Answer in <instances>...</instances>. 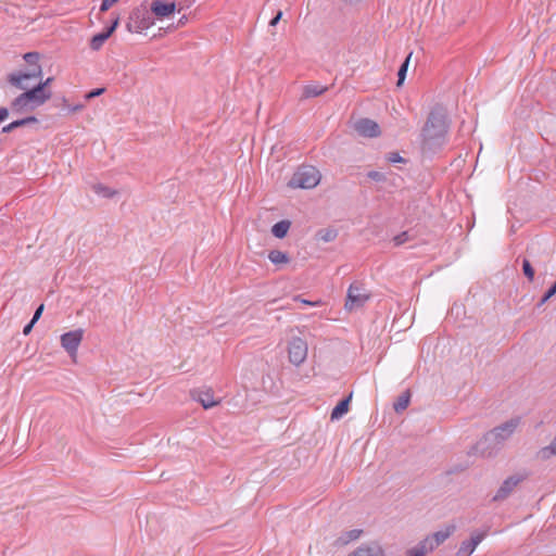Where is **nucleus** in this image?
I'll return each mask as SVG.
<instances>
[{"label":"nucleus","instance_id":"obj_1","mask_svg":"<svg viewBox=\"0 0 556 556\" xmlns=\"http://www.w3.org/2000/svg\"><path fill=\"white\" fill-rule=\"evenodd\" d=\"M448 130L447 116L443 108H433L421 130V143L425 149L437 150L445 143Z\"/></svg>","mask_w":556,"mask_h":556},{"label":"nucleus","instance_id":"obj_2","mask_svg":"<svg viewBox=\"0 0 556 556\" xmlns=\"http://www.w3.org/2000/svg\"><path fill=\"white\" fill-rule=\"evenodd\" d=\"M23 60L25 64L18 71L8 75V83L17 89H26L29 87V80L41 78L42 75L38 52H27L23 55Z\"/></svg>","mask_w":556,"mask_h":556},{"label":"nucleus","instance_id":"obj_3","mask_svg":"<svg viewBox=\"0 0 556 556\" xmlns=\"http://www.w3.org/2000/svg\"><path fill=\"white\" fill-rule=\"evenodd\" d=\"M521 418L514 417L502 425L493 428L490 432H488L481 441L478 442V446L484 444L489 441H495L496 444H502L508 438L513 435L518 426L520 425Z\"/></svg>","mask_w":556,"mask_h":556},{"label":"nucleus","instance_id":"obj_4","mask_svg":"<svg viewBox=\"0 0 556 556\" xmlns=\"http://www.w3.org/2000/svg\"><path fill=\"white\" fill-rule=\"evenodd\" d=\"M369 298L370 292L365 288L364 283L361 281H354L348 289L344 306L348 311L357 309L363 307Z\"/></svg>","mask_w":556,"mask_h":556},{"label":"nucleus","instance_id":"obj_5","mask_svg":"<svg viewBox=\"0 0 556 556\" xmlns=\"http://www.w3.org/2000/svg\"><path fill=\"white\" fill-rule=\"evenodd\" d=\"M528 478L527 472L516 473L508 478H506L501 486L497 489L495 495L493 496V502H502L510 496L514 490L517 488L519 483L525 481Z\"/></svg>","mask_w":556,"mask_h":556},{"label":"nucleus","instance_id":"obj_6","mask_svg":"<svg viewBox=\"0 0 556 556\" xmlns=\"http://www.w3.org/2000/svg\"><path fill=\"white\" fill-rule=\"evenodd\" d=\"M153 24L150 13L146 9H136L129 17L127 27L129 31L141 33Z\"/></svg>","mask_w":556,"mask_h":556},{"label":"nucleus","instance_id":"obj_7","mask_svg":"<svg viewBox=\"0 0 556 556\" xmlns=\"http://www.w3.org/2000/svg\"><path fill=\"white\" fill-rule=\"evenodd\" d=\"M307 350L306 341L298 337L293 338L288 346L290 362L296 366L302 364L307 356Z\"/></svg>","mask_w":556,"mask_h":556},{"label":"nucleus","instance_id":"obj_8","mask_svg":"<svg viewBox=\"0 0 556 556\" xmlns=\"http://www.w3.org/2000/svg\"><path fill=\"white\" fill-rule=\"evenodd\" d=\"M83 337V329L72 330L61 336V345L68 353L70 356L76 355L78 346L81 343Z\"/></svg>","mask_w":556,"mask_h":556},{"label":"nucleus","instance_id":"obj_9","mask_svg":"<svg viewBox=\"0 0 556 556\" xmlns=\"http://www.w3.org/2000/svg\"><path fill=\"white\" fill-rule=\"evenodd\" d=\"M455 530H456V527L454 525H450L444 530L437 531V532L426 536L420 542L424 544V546L429 552H432L440 544H442L446 539H448L454 533Z\"/></svg>","mask_w":556,"mask_h":556},{"label":"nucleus","instance_id":"obj_10","mask_svg":"<svg viewBox=\"0 0 556 556\" xmlns=\"http://www.w3.org/2000/svg\"><path fill=\"white\" fill-rule=\"evenodd\" d=\"M23 90V94L25 96L26 100L31 104V109L45 104L52 96L51 92H43L42 87L37 85H35L30 89H28L27 87Z\"/></svg>","mask_w":556,"mask_h":556},{"label":"nucleus","instance_id":"obj_11","mask_svg":"<svg viewBox=\"0 0 556 556\" xmlns=\"http://www.w3.org/2000/svg\"><path fill=\"white\" fill-rule=\"evenodd\" d=\"M290 188H313V174L306 167L299 168L288 182Z\"/></svg>","mask_w":556,"mask_h":556},{"label":"nucleus","instance_id":"obj_12","mask_svg":"<svg viewBox=\"0 0 556 556\" xmlns=\"http://www.w3.org/2000/svg\"><path fill=\"white\" fill-rule=\"evenodd\" d=\"M355 130L363 137L376 138L380 135L379 125L370 118H361L355 123Z\"/></svg>","mask_w":556,"mask_h":556},{"label":"nucleus","instance_id":"obj_13","mask_svg":"<svg viewBox=\"0 0 556 556\" xmlns=\"http://www.w3.org/2000/svg\"><path fill=\"white\" fill-rule=\"evenodd\" d=\"M486 532H477L471 535L469 540H465L460 543L458 551L456 552V556H470L476 547L482 542L485 538Z\"/></svg>","mask_w":556,"mask_h":556},{"label":"nucleus","instance_id":"obj_14","mask_svg":"<svg viewBox=\"0 0 556 556\" xmlns=\"http://www.w3.org/2000/svg\"><path fill=\"white\" fill-rule=\"evenodd\" d=\"M119 18L115 17L112 24L103 31L94 35L90 40V48L94 51L99 50L103 43L108 40V38L113 34V31L118 26Z\"/></svg>","mask_w":556,"mask_h":556},{"label":"nucleus","instance_id":"obj_15","mask_svg":"<svg viewBox=\"0 0 556 556\" xmlns=\"http://www.w3.org/2000/svg\"><path fill=\"white\" fill-rule=\"evenodd\" d=\"M192 399L199 402L205 409L211 408L218 404L214 399L211 390H193L191 392Z\"/></svg>","mask_w":556,"mask_h":556},{"label":"nucleus","instance_id":"obj_16","mask_svg":"<svg viewBox=\"0 0 556 556\" xmlns=\"http://www.w3.org/2000/svg\"><path fill=\"white\" fill-rule=\"evenodd\" d=\"M176 10L175 2H163L161 0H154L151 3V12L157 17H166L173 14Z\"/></svg>","mask_w":556,"mask_h":556},{"label":"nucleus","instance_id":"obj_17","mask_svg":"<svg viewBox=\"0 0 556 556\" xmlns=\"http://www.w3.org/2000/svg\"><path fill=\"white\" fill-rule=\"evenodd\" d=\"M349 556H384V552L377 543L362 544Z\"/></svg>","mask_w":556,"mask_h":556},{"label":"nucleus","instance_id":"obj_18","mask_svg":"<svg viewBox=\"0 0 556 556\" xmlns=\"http://www.w3.org/2000/svg\"><path fill=\"white\" fill-rule=\"evenodd\" d=\"M352 400V393L346 397L342 399L332 409L330 419L331 421L340 420L350 409V403Z\"/></svg>","mask_w":556,"mask_h":556},{"label":"nucleus","instance_id":"obj_19","mask_svg":"<svg viewBox=\"0 0 556 556\" xmlns=\"http://www.w3.org/2000/svg\"><path fill=\"white\" fill-rule=\"evenodd\" d=\"M38 121L35 116H27V117H24V118H21V119H16V121H13L12 123L5 125L4 127H2V132L3 134H9V132H12L14 129L16 128H20V127H23V126H27V125H30V124H36Z\"/></svg>","mask_w":556,"mask_h":556},{"label":"nucleus","instance_id":"obj_20","mask_svg":"<svg viewBox=\"0 0 556 556\" xmlns=\"http://www.w3.org/2000/svg\"><path fill=\"white\" fill-rule=\"evenodd\" d=\"M410 396L412 393L408 389L397 396L396 401L393 404L395 413L400 414L408 407Z\"/></svg>","mask_w":556,"mask_h":556},{"label":"nucleus","instance_id":"obj_21","mask_svg":"<svg viewBox=\"0 0 556 556\" xmlns=\"http://www.w3.org/2000/svg\"><path fill=\"white\" fill-rule=\"evenodd\" d=\"M290 226H291V223L289 220H287V219L280 220L273 226L271 233L276 238L282 239L287 236Z\"/></svg>","mask_w":556,"mask_h":556},{"label":"nucleus","instance_id":"obj_22","mask_svg":"<svg viewBox=\"0 0 556 556\" xmlns=\"http://www.w3.org/2000/svg\"><path fill=\"white\" fill-rule=\"evenodd\" d=\"M11 109L13 112L22 113L27 109H31V104L26 100L25 96L21 93L11 102Z\"/></svg>","mask_w":556,"mask_h":556},{"label":"nucleus","instance_id":"obj_23","mask_svg":"<svg viewBox=\"0 0 556 556\" xmlns=\"http://www.w3.org/2000/svg\"><path fill=\"white\" fill-rule=\"evenodd\" d=\"M555 455H556V435L554 437V439L552 440V442L548 445L542 447L538 452V456L543 460L549 459L552 456H555Z\"/></svg>","mask_w":556,"mask_h":556},{"label":"nucleus","instance_id":"obj_24","mask_svg":"<svg viewBox=\"0 0 556 556\" xmlns=\"http://www.w3.org/2000/svg\"><path fill=\"white\" fill-rule=\"evenodd\" d=\"M268 258L275 265L287 264L289 262L288 254L279 250L270 251L268 253Z\"/></svg>","mask_w":556,"mask_h":556},{"label":"nucleus","instance_id":"obj_25","mask_svg":"<svg viewBox=\"0 0 556 556\" xmlns=\"http://www.w3.org/2000/svg\"><path fill=\"white\" fill-rule=\"evenodd\" d=\"M410 58H412V52L405 58V60L403 61V63L401 64L399 71H397V83H396L397 87H401L404 84Z\"/></svg>","mask_w":556,"mask_h":556},{"label":"nucleus","instance_id":"obj_26","mask_svg":"<svg viewBox=\"0 0 556 556\" xmlns=\"http://www.w3.org/2000/svg\"><path fill=\"white\" fill-rule=\"evenodd\" d=\"M316 237L324 242H331L338 237V230L336 228L321 229L316 233Z\"/></svg>","mask_w":556,"mask_h":556},{"label":"nucleus","instance_id":"obj_27","mask_svg":"<svg viewBox=\"0 0 556 556\" xmlns=\"http://www.w3.org/2000/svg\"><path fill=\"white\" fill-rule=\"evenodd\" d=\"M362 534V530L359 529H352L346 532H344L340 538L339 541L341 544H348L352 541H355L359 538Z\"/></svg>","mask_w":556,"mask_h":556},{"label":"nucleus","instance_id":"obj_28","mask_svg":"<svg viewBox=\"0 0 556 556\" xmlns=\"http://www.w3.org/2000/svg\"><path fill=\"white\" fill-rule=\"evenodd\" d=\"M93 191L102 197V198H112L116 191L115 190H112L111 188L102 185V184H97L92 187Z\"/></svg>","mask_w":556,"mask_h":556},{"label":"nucleus","instance_id":"obj_29","mask_svg":"<svg viewBox=\"0 0 556 556\" xmlns=\"http://www.w3.org/2000/svg\"><path fill=\"white\" fill-rule=\"evenodd\" d=\"M522 273L525 277L529 280V282H532L534 280L535 271L531 262L528 258L522 260Z\"/></svg>","mask_w":556,"mask_h":556},{"label":"nucleus","instance_id":"obj_30","mask_svg":"<svg viewBox=\"0 0 556 556\" xmlns=\"http://www.w3.org/2000/svg\"><path fill=\"white\" fill-rule=\"evenodd\" d=\"M429 551L424 546L421 542H419L416 546L409 548L406 552V556H426Z\"/></svg>","mask_w":556,"mask_h":556},{"label":"nucleus","instance_id":"obj_31","mask_svg":"<svg viewBox=\"0 0 556 556\" xmlns=\"http://www.w3.org/2000/svg\"><path fill=\"white\" fill-rule=\"evenodd\" d=\"M410 239L407 231H403L393 238L394 245L400 247Z\"/></svg>","mask_w":556,"mask_h":556},{"label":"nucleus","instance_id":"obj_32","mask_svg":"<svg viewBox=\"0 0 556 556\" xmlns=\"http://www.w3.org/2000/svg\"><path fill=\"white\" fill-rule=\"evenodd\" d=\"M367 177L377 182H382L387 179L386 175L378 170L368 172Z\"/></svg>","mask_w":556,"mask_h":556},{"label":"nucleus","instance_id":"obj_33","mask_svg":"<svg viewBox=\"0 0 556 556\" xmlns=\"http://www.w3.org/2000/svg\"><path fill=\"white\" fill-rule=\"evenodd\" d=\"M387 160L390 163H404L406 162L397 152H390L387 154Z\"/></svg>","mask_w":556,"mask_h":556},{"label":"nucleus","instance_id":"obj_34","mask_svg":"<svg viewBox=\"0 0 556 556\" xmlns=\"http://www.w3.org/2000/svg\"><path fill=\"white\" fill-rule=\"evenodd\" d=\"M103 92H104V88H96V89L89 91L88 93H86L85 98L87 100H90L92 98H96V97L102 94Z\"/></svg>","mask_w":556,"mask_h":556},{"label":"nucleus","instance_id":"obj_35","mask_svg":"<svg viewBox=\"0 0 556 556\" xmlns=\"http://www.w3.org/2000/svg\"><path fill=\"white\" fill-rule=\"evenodd\" d=\"M282 15H283L282 11L278 10L276 12V14L274 15V17L269 21V26L275 27L282 18Z\"/></svg>","mask_w":556,"mask_h":556},{"label":"nucleus","instance_id":"obj_36","mask_svg":"<svg viewBox=\"0 0 556 556\" xmlns=\"http://www.w3.org/2000/svg\"><path fill=\"white\" fill-rule=\"evenodd\" d=\"M118 0H102V3L100 5V11L105 12L108 11L113 4H115Z\"/></svg>","mask_w":556,"mask_h":556},{"label":"nucleus","instance_id":"obj_37","mask_svg":"<svg viewBox=\"0 0 556 556\" xmlns=\"http://www.w3.org/2000/svg\"><path fill=\"white\" fill-rule=\"evenodd\" d=\"M53 81V77H48L47 79L45 80H40L37 86H41L42 87V91L43 92H50L49 90H47V87L51 85V83Z\"/></svg>","mask_w":556,"mask_h":556},{"label":"nucleus","instance_id":"obj_38","mask_svg":"<svg viewBox=\"0 0 556 556\" xmlns=\"http://www.w3.org/2000/svg\"><path fill=\"white\" fill-rule=\"evenodd\" d=\"M10 115V110L4 106H0V124L8 119Z\"/></svg>","mask_w":556,"mask_h":556},{"label":"nucleus","instance_id":"obj_39","mask_svg":"<svg viewBox=\"0 0 556 556\" xmlns=\"http://www.w3.org/2000/svg\"><path fill=\"white\" fill-rule=\"evenodd\" d=\"M43 312V304L39 305L33 315V323H37Z\"/></svg>","mask_w":556,"mask_h":556},{"label":"nucleus","instance_id":"obj_40","mask_svg":"<svg viewBox=\"0 0 556 556\" xmlns=\"http://www.w3.org/2000/svg\"><path fill=\"white\" fill-rule=\"evenodd\" d=\"M553 296L548 295V293L545 291V293L542 295L540 301L536 303V307H542L548 300H551Z\"/></svg>","mask_w":556,"mask_h":556},{"label":"nucleus","instance_id":"obj_41","mask_svg":"<svg viewBox=\"0 0 556 556\" xmlns=\"http://www.w3.org/2000/svg\"><path fill=\"white\" fill-rule=\"evenodd\" d=\"M35 324L36 323H33V320L30 319V321L23 328V333L28 334L31 331Z\"/></svg>","mask_w":556,"mask_h":556},{"label":"nucleus","instance_id":"obj_42","mask_svg":"<svg viewBox=\"0 0 556 556\" xmlns=\"http://www.w3.org/2000/svg\"><path fill=\"white\" fill-rule=\"evenodd\" d=\"M303 96L306 99L313 97V88L311 86L305 87Z\"/></svg>","mask_w":556,"mask_h":556},{"label":"nucleus","instance_id":"obj_43","mask_svg":"<svg viewBox=\"0 0 556 556\" xmlns=\"http://www.w3.org/2000/svg\"><path fill=\"white\" fill-rule=\"evenodd\" d=\"M548 295L554 296L556 294V280L553 282V285L546 290Z\"/></svg>","mask_w":556,"mask_h":556},{"label":"nucleus","instance_id":"obj_44","mask_svg":"<svg viewBox=\"0 0 556 556\" xmlns=\"http://www.w3.org/2000/svg\"><path fill=\"white\" fill-rule=\"evenodd\" d=\"M294 301H295V302L300 301L301 303L306 304V305H313V301H311V300H304V299H301L300 296H295V298H294Z\"/></svg>","mask_w":556,"mask_h":556},{"label":"nucleus","instance_id":"obj_45","mask_svg":"<svg viewBox=\"0 0 556 556\" xmlns=\"http://www.w3.org/2000/svg\"><path fill=\"white\" fill-rule=\"evenodd\" d=\"M320 178H321V175H320L319 170H317V169L315 168V187H317V186H318V184H319V181H320Z\"/></svg>","mask_w":556,"mask_h":556},{"label":"nucleus","instance_id":"obj_46","mask_svg":"<svg viewBox=\"0 0 556 556\" xmlns=\"http://www.w3.org/2000/svg\"><path fill=\"white\" fill-rule=\"evenodd\" d=\"M325 90H326V88H324V87L319 88L318 86H315V91H314L315 97L321 94Z\"/></svg>","mask_w":556,"mask_h":556},{"label":"nucleus","instance_id":"obj_47","mask_svg":"<svg viewBox=\"0 0 556 556\" xmlns=\"http://www.w3.org/2000/svg\"><path fill=\"white\" fill-rule=\"evenodd\" d=\"M314 305H315V308H317V307L324 305V303L319 300H315Z\"/></svg>","mask_w":556,"mask_h":556},{"label":"nucleus","instance_id":"obj_48","mask_svg":"<svg viewBox=\"0 0 556 556\" xmlns=\"http://www.w3.org/2000/svg\"><path fill=\"white\" fill-rule=\"evenodd\" d=\"M344 2H348V3H357L359 2L361 0H343Z\"/></svg>","mask_w":556,"mask_h":556},{"label":"nucleus","instance_id":"obj_49","mask_svg":"<svg viewBox=\"0 0 556 556\" xmlns=\"http://www.w3.org/2000/svg\"><path fill=\"white\" fill-rule=\"evenodd\" d=\"M314 315H315V316H316V315L323 316V312L318 313V312H316V311H315V312H314Z\"/></svg>","mask_w":556,"mask_h":556}]
</instances>
